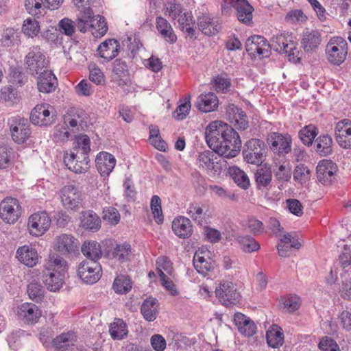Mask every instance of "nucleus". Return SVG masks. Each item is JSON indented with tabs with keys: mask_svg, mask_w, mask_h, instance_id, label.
<instances>
[{
	"mask_svg": "<svg viewBox=\"0 0 351 351\" xmlns=\"http://www.w3.org/2000/svg\"><path fill=\"white\" fill-rule=\"evenodd\" d=\"M18 315L25 323L34 324L41 317V311L36 304L26 302L19 306Z\"/></svg>",
	"mask_w": 351,
	"mask_h": 351,
	"instance_id": "nucleus-19",
	"label": "nucleus"
},
{
	"mask_svg": "<svg viewBox=\"0 0 351 351\" xmlns=\"http://www.w3.org/2000/svg\"><path fill=\"white\" fill-rule=\"evenodd\" d=\"M10 75L11 82L16 86H21L27 80L26 75L19 68H11Z\"/></svg>",
	"mask_w": 351,
	"mask_h": 351,
	"instance_id": "nucleus-63",
	"label": "nucleus"
},
{
	"mask_svg": "<svg viewBox=\"0 0 351 351\" xmlns=\"http://www.w3.org/2000/svg\"><path fill=\"white\" fill-rule=\"evenodd\" d=\"M281 301L283 308L288 312H294L301 304L300 298L295 295L284 297Z\"/></svg>",
	"mask_w": 351,
	"mask_h": 351,
	"instance_id": "nucleus-56",
	"label": "nucleus"
},
{
	"mask_svg": "<svg viewBox=\"0 0 351 351\" xmlns=\"http://www.w3.org/2000/svg\"><path fill=\"white\" fill-rule=\"evenodd\" d=\"M237 241L241 249L245 252L251 253L260 249L259 243L252 237L239 236Z\"/></svg>",
	"mask_w": 351,
	"mask_h": 351,
	"instance_id": "nucleus-52",
	"label": "nucleus"
},
{
	"mask_svg": "<svg viewBox=\"0 0 351 351\" xmlns=\"http://www.w3.org/2000/svg\"><path fill=\"white\" fill-rule=\"evenodd\" d=\"M79 246V241L72 234H62L55 239V249L66 257L78 252Z\"/></svg>",
	"mask_w": 351,
	"mask_h": 351,
	"instance_id": "nucleus-10",
	"label": "nucleus"
},
{
	"mask_svg": "<svg viewBox=\"0 0 351 351\" xmlns=\"http://www.w3.org/2000/svg\"><path fill=\"white\" fill-rule=\"evenodd\" d=\"M49 104H43L36 105L30 114V121L34 125L47 126L55 121V116L51 114Z\"/></svg>",
	"mask_w": 351,
	"mask_h": 351,
	"instance_id": "nucleus-13",
	"label": "nucleus"
},
{
	"mask_svg": "<svg viewBox=\"0 0 351 351\" xmlns=\"http://www.w3.org/2000/svg\"><path fill=\"white\" fill-rule=\"evenodd\" d=\"M86 119V113L85 111L82 108L75 107L69 108L64 115V123L71 128L82 126Z\"/></svg>",
	"mask_w": 351,
	"mask_h": 351,
	"instance_id": "nucleus-32",
	"label": "nucleus"
},
{
	"mask_svg": "<svg viewBox=\"0 0 351 351\" xmlns=\"http://www.w3.org/2000/svg\"><path fill=\"white\" fill-rule=\"evenodd\" d=\"M19 42V35L16 30L11 27L3 29L0 39L1 46L8 47L18 45Z\"/></svg>",
	"mask_w": 351,
	"mask_h": 351,
	"instance_id": "nucleus-48",
	"label": "nucleus"
},
{
	"mask_svg": "<svg viewBox=\"0 0 351 351\" xmlns=\"http://www.w3.org/2000/svg\"><path fill=\"white\" fill-rule=\"evenodd\" d=\"M141 313L146 321H154L158 314V300L152 297L144 300L141 306Z\"/></svg>",
	"mask_w": 351,
	"mask_h": 351,
	"instance_id": "nucleus-34",
	"label": "nucleus"
},
{
	"mask_svg": "<svg viewBox=\"0 0 351 351\" xmlns=\"http://www.w3.org/2000/svg\"><path fill=\"white\" fill-rule=\"evenodd\" d=\"M267 343L269 346L276 348L280 347L284 342V334L280 328L273 325L266 332Z\"/></svg>",
	"mask_w": 351,
	"mask_h": 351,
	"instance_id": "nucleus-42",
	"label": "nucleus"
},
{
	"mask_svg": "<svg viewBox=\"0 0 351 351\" xmlns=\"http://www.w3.org/2000/svg\"><path fill=\"white\" fill-rule=\"evenodd\" d=\"M336 168L337 166L332 161L330 160H321L316 169L317 178L319 182L325 185L331 184L335 178Z\"/></svg>",
	"mask_w": 351,
	"mask_h": 351,
	"instance_id": "nucleus-18",
	"label": "nucleus"
},
{
	"mask_svg": "<svg viewBox=\"0 0 351 351\" xmlns=\"http://www.w3.org/2000/svg\"><path fill=\"white\" fill-rule=\"evenodd\" d=\"M109 332L113 339H122L128 335L126 324L121 319H115L110 326Z\"/></svg>",
	"mask_w": 351,
	"mask_h": 351,
	"instance_id": "nucleus-46",
	"label": "nucleus"
},
{
	"mask_svg": "<svg viewBox=\"0 0 351 351\" xmlns=\"http://www.w3.org/2000/svg\"><path fill=\"white\" fill-rule=\"evenodd\" d=\"M214 156V153L209 150L199 153L197 158V165L199 167L208 171L213 165Z\"/></svg>",
	"mask_w": 351,
	"mask_h": 351,
	"instance_id": "nucleus-57",
	"label": "nucleus"
},
{
	"mask_svg": "<svg viewBox=\"0 0 351 351\" xmlns=\"http://www.w3.org/2000/svg\"><path fill=\"white\" fill-rule=\"evenodd\" d=\"M78 277L85 283L93 285L101 276V267L97 261H84L79 265Z\"/></svg>",
	"mask_w": 351,
	"mask_h": 351,
	"instance_id": "nucleus-9",
	"label": "nucleus"
},
{
	"mask_svg": "<svg viewBox=\"0 0 351 351\" xmlns=\"http://www.w3.org/2000/svg\"><path fill=\"white\" fill-rule=\"evenodd\" d=\"M10 132L15 143L17 144L25 143L31 135L28 121L21 118L13 120L10 126Z\"/></svg>",
	"mask_w": 351,
	"mask_h": 351,
	"instance_id": "nucleus-15",
	"label": "nucleus"
},
{
	"mask_svg": "<svg viewBox=\"0 0 351 351\" xmlns=\"http://www.w3.org/2000/svg\"><path fill=\"white\" fill-rule=\"evenodd\" d=\"M178 23L179 28L183 32L187 34L191 38L195 36V20L191 12H184L176 20Z\"/></svg>",
	"mask_w": 351,
	"mask_h": 351,
	"instance_id": "nucleus-40",
	"label": "nucleus"
},
{
	"mask_svg": "<svg viewBox=\"0 0 351 351\" xmlns=\"http://www.w3.org/2000/svg\"><path fill=\"white\" fill-rule=\"evenodd\" d=\"M209 252L202 249L197 250L193 256V265L197 271L204 276L215 268V262L208 256Z\"/></svg>",
	"mask_w": 351,
	"mask_h": 351,
	"instance_id": "nucleus-16",
	"label": "nucleus"
},
{
	"mask_svg": "<svg viewBox=\"0 0 351 351\" xmlns=\"http://www.w3.org/2000/svg\"><path fill=\"white\" fill-rule=\"evenodd\" d=\"M39 74L37 82L38 90L43 93L53 92L58 86V80L52 71L43 70Z\"/></svg>",
	"mask_w": 351,
	"mask_h": 351,
	"instance_id": "nucleus-24",
	"label": "nucleus"
},
{
	"mask_svg": "<svg viewBox=\"0 0 351 351\" xmlns=\"http://www.w3.org/2000/svg\"><path fill=\"white\" fill-rule=\"evenodd\" d=\"M347 43L341 37L330 39L326 46V53L328 61L336 65L343 63L347 55Z\"/></svg>",
	"mask_w": 351,
	"mask_h": 351,
	"instance_id": "nucleus-6",
	"label": "nucleus"
},
{
	"mask_svg": "<svg viewBox=\"0 0 351 351\" xmlns=\"http://www.w3.org/2000/svg\"><path fill=\"white\" fill-rule=\"evenodd\" d=\"M156 25L158 32L167 42L170 44H173L176 42L177 36L171 24L166 19L162 16H157L156 19Z\"/></svg>",
	"mask_w": 351,
	"mask_h": 351,
	"instance_id": "nucleus-33",
	"label": "nucleus"
},
{
	"mask_svg": "<svg viewBox=\"0 0 351 351\" xmlns=\"http://www.w3.org/2000/svg\"><path fill=\"white\" fill-rule=\"evenodd\" d=\"M205 138L208 147L223 158H234L241 151L240 136L232 126L221 121L208 124L205 130Z\"/></svg>",
	"mask_w": 351,
	"mask_h": 351,
	"instance_id": "nucleus-1",
	"label": "nucleus"
},
{
	"mask_svg": "<svg viewBox=\"0 0 351 351\" xmlns=\"http://www.w3.org/2000/svg\"><path fill=\"white\" fill-rule=\"evenodd\" d=\"M51 219L46 212L36 213L28 219V230L32 235H43L50 227Z\"/></svg>",
	"mask_w": 351,
	"mask_h": 351,
	"instance_id": "nucleus-11",
	"label": "nucleus"
},
{
	"mask_svg": "<svg viewBox=\"0 0 351 351\" xmlns=\"http://www.w3.org/2000/svg\"><path fill=\"white\" fill-rule=\"evenodd\" d=\"M131 250V245L129 243L117 244L106 253V256L116 259L120 263H125L130 260Z\"/></svg>",
	"mask_w": 351,
	"mask_h": 351,
	"instance_id": "nucleus-35",
	"label": "nucleus"
},
{
	"mask_svg": "<svg viewBox=\"0 0 351 351\" xmlns=\"http://www.w3.org/2000/svg\"><path fill=\"white\" fill-rule=\"evenodd\" d=\"M281 52L288 56L289 61L296 63L300 60V58L299 57L300 52L297 48V43L291 39V37H290L287 40V42L285 43Z\"/></svg>",
	"mask_w": 351,
	"mask_h": 351,
	"instance_id": "nucleus-49",
	"label": "nucleus"
},
{
	"mask_svg": "<svg viewBox=\"0 0 351 351\" xmlns=\"http://www.w3.org/2000/svg\"><path fill=\"white\" fill-rule=\"evenodd\" d=\"M132 287L131 279L125 275L118 276L114 280L112 287L116 293L125 294Z\"/></svg>",
	"mask_w": 351,
	"mask_h": 351,
	"instance_id": "nucleus-47",
	"label": "nucleus"
},
{
	"mask_svg": "<svg viewBox=\"0 0 351 351\" xmlns=\"http://www.w3.org/2000/svg\"><path fill=\"white\" fill-rule=\"evenodd\" d=\"M119 49V41L115 39H107L99 45L97 52L105 62H109L118 55Z\"/></svg>",
	"mask_w": 351,
	"mask_h": 351,
	"instance_id": "nucleus-23",
	"label": "nucleus"
},
{
	"mask_svg": "<svg viewBox=\"0 0 351 351\" xmlns=\"http://www.w3.org/2000/svg\"><path fill=\"white\" fill-rule=\"evenodd\" d=\"M60 198L63 206L67 210L77 211L82 206V193L78 187L73 184H67L62 188Z\"/></svg>",
	"mask_w": 351,
	"mask_h": 351,
	"instance_id": "nucleus-5",
	"label": "nucleus"
},
{
	"mask_svg": "<svg viewBox=\"0 0 351 351\" xmlns=\"http://www.w3.org/2000/svg\"><path fill=\"white\" fill-rule=\"evenodd\" d=\"M18 260L25 265L32 267L38 262L37 250L31 245H23L18 248L16 251Z\"/></svg>",
	"mask_w": 351,
	"mask_h": 351,
	"instance_id": "nucleus-26",
	"label": "nucleus"
},
{
	"mask_svg": "<svg viewBox=\"0 0 351 351\" xmlns=\"http://www.w3.org/2000/svg\"><path fill=\"white\" fill-rule=\"evenodd\" d=\"M81 250L82 254L88 258L87 261L98 262V260L103 255L100 244L95 241H84L82 245Z\"/></svg>",
	"mask_w": 351,
	"mask_h": 351,
	"instance_id": "nucleus-37",
	"label": "nucleus"
},
{
	"mask_svg": "<svg viewBox=\"0 0 351 351\" xmlns=\"http://www.w3.org/2000/svg\"><path fill=\"white\" fill-rule=\"evenodd\" d=\"M267 143L270 149L278 155L287 154L291 152V138L289 135H283L274 132L269 135Z\"/></svg>",
	"mask_w": 351,
	"mask_h": 351,
	"instance_id": "nucleus-12",
	"label": "nucleus"
},
{
	"mask_svg": "<svg viewBox=\"0 0 351 351\" xmlns=\"http://www.w3.org/2000/svg\"><path fill=\"white\" fill-rule=\"evenodd\" d=\"M95 28H92V34L95 37H101L105 35L108 31V25L104 16H95Z\"/></svg>",
	"mask_w": 351,
	"mask_h": 351,
	"instance_id": "nucleus-59",
	"label": "nucleus"
},
{
	"mask_svg": "<svg viewBox=\"0 0 351 351\" xmlns=\"http://www.w3.org/2000/svg\"><path fill=\"white\" fill-rule=\"evenodd\" d=\"M80 226L89 231L97 232L101 228L100 217L93 210L82 211L80 215Z\"/></svg>",
	"mask_w": 351,
	"mask_h": 351,
	"instance_id": "nucleus-30",
	"label": "nucleus"
},
{
	"mask_svg": "<svg viewBox=\"0 0 351 351\" xmlns=\"http://www.w3.org/2000/svg\"><path fill=\"white\" fill-rule=\"evenodd\" d=\"M23 31L29 37L34 38L40 32L38 22L34 19H27L23 23Z\"/></svg>",
	"mask_w": 351,
	"mask_h": 351,
	"instance_id": "nucleus-54",
	"label": "nucleus"
},
{
	"mask_svg": "<svg viewBox=\"0 0 351 351\" xmlns=\"http://www.w3.org/2000/svg\"><path fill=\"white\" fill-rule=\"evenodd\" d=\"M332 140L329 135H321L315 142V149L322 156H326L332 152Z\"/></svg>",
	"mask_w": 351,
	"mask_h": 351,
	"instance_id": "nucleus-41",
	"label": "nucleus"
},
{
	"mask_svg": "<svg viewBox=\"0 0 351 351\" xmlns=\"http://www.w3.org/2000/svg\"><path fill=\"white\" fill-rule=\"evenodd\" d=\"M186 213L198 224H202L204 221V211L199 204L196 202L190 204Z\"/></svg>",
	"mask_w": 351,
	"mask_h": 351,
	"instance_id": "nucleus-55",
	"label": "nucleus"
},
{
	"mask_svg": "<svg viewBox=\"0 0 351 351\" xmlns=\"http://www.w3.org/2000/svg\"><path fill=\"white\" fill-rule=\"evenodd\" d=\"M254 178L258 189L266 187L271 182L272 173L269 168H261L255 172Z\"/></svg>",
	"mask_w": 351,
	"mask_h": 351,
	"instance_id": "nucleus-51",
	"label": "nucleus"
},
{
	"mask_svg": "<svg viewBox=\"0 0 351 351\" xmlns=\"http://www.w3.org/2000/svg\"><path fill=\"white\" fill-rule=\"evenodd\" d=\"M116 165V160L113 155L106 152H101L97 155L95 165L101 176H108Z\"/></svg>",
	"mask_w": 351,
	"mask_h": 351,
	"instance_id": "nucleus-21",
	"label": "nucleus"
},
{
	"mask_svg": "<svg viewBox=\"0 0 351 351\" xmlns=\"http://www.w3.org/2000/svg\"><path fill=\"white\" fill-rule=\"evenodd\" d=\"M81 12L83 13V16L77 19L76 21L77 28L82 32L92 31V28H95V19L93 10H91V14L86 13V10H81Z\"/></svg>",
	"mask_w": 351,
	"mask_h": 351,
	"instance_id": "nucleus-44",
	"label": "nucleus"
},
{
	"mask_svg": "<svg viewBox=\"0 0 351 351\" xmlns=\"http://www.w3.org/2000/svg\"><path fill=\"white\" fill-rule=\"evenodd\" d=\"M234 124L239 130H245L248 128V120L245 112L241 108H232Z\"/></svg>",
	"mask_w": 351,
	"mask_h": 351,
	"instance_id": "nucleus-53",
	"label": "nucleus"
},
{
	"mask_svg": "<svg viewBox=\"0 0 351 351\" xmlns=\"http://www.w3.org/2000/svg\"><path fill=\"white\" fill-rule=\"evenodd\" d=\"M216 297L225 306L236 304L239 302L241 295L232 282L221 281L215 289Z\"/></svg>",
	"mask_w": 351,
	"mask_h": 351,
	"instance_id": "nucleus-7",
	"label": "nucleus"
},
{
	"mask_svg": "<svg viewBox=\"0 0 351 351\" xmlns=\"http://www.w3.org/2000/svg\"><path fill=\"white\" fill-rule=\"evenodd\" d=\"M90 141L87 135L78 136L75 142V146L73 147L70 154L77 152L75 160H81L83 158L89 157L90 152Z\"/></svg>",
	"mask_w": 351,
	"mask_h": 351,
	"instance_id": "nucleus-36",
	"label": "nucleus"
},
{
	"mask_svg": "<svg viewBox=\"0 0 351 351\" xmlns=\"http://www.w3.org/2000/svg\"><path fill=\"white\" fill-rule=\"evenodd\" d=\"M112 80L119 86L126 85L129 82V71L128 65L125 61L117 59L113 63L112 73Z\"/></svg>",
	"mask_w": 351,
	"mask_h": 351,
	"instance_id": "nucleus-28",
	"label": "nucleus"
},
{
	"mask_svg": "<svg viewBox=\"0 0 351 351\" xmlns=\"http://www.w3.org/2000/svg\"><path fill=\"white\" fill-rule=\"evenodd\" d=\"M196 106L204 112L213 111L218 107L217 97L213 93L202 94L197 99Z\"/></svg>",
	"mask_w": 351,
	"mask_h": 351,
	"instance_id": "nucleus-39",
	"label": "nucleus"
},
{
	"mask_svg": "<svg viewBox=\"0 0 351 351\" xmlns=\"http://www.w3.org/2000/svg\"><path fill=\"white\" fill-rule=\"evenodd\" d=\"M77 339L76 333L70 330L56 336L52 341V345L58 351H65L67 346L74 345V343L77 341Z\"/></svg>",
	"mask_w": 351,
	"mask_h": 351,
	"instance_id": "nucleus-38",
	"label": "nucleus"
},
{
	"mask_svg": "<svg viewBox=\"0 0 351 351\" xmlns=\"http://www.w3.org/2000/svg\"><path fill=\"white\" fill-rule=\"evenodd\" d=\"M77 152L64 156V162L68 169L75 173H84L89 169V157L83 158L81 160H75Z\"/></svg>",
	"mask_w": 351,
	"mask_h": 351,
	"instance_id": "nucleus-27",
	"label": "nucleus"
},
{
	"mask_svg": "<svg viewBox=\"0 0 351 351\" xmlns=\"http://www.w3.org/2000/svg\"><path fill=\"white\" fill-rule=\"evenodd\" d=\"M335 138L341 147L351 148V121L345 119L337 123Z\"/></svg>",
	"mask_w": 351,
	"mask_h": 351,
	"instance_id": "nucleus-20",
	"label": "nucleus"
},
{
	"mask_svg": "<svg viewBox=\"0 0 351 351\" xmlns=\"http://www.w3.org/2000/svg\"><path fill=\"white\" fill-rule=\"evenodd\" d=\"M322 40L320 32L317 29L306 28L302 34L301 47L305 52L311 53L318 48Z\"/></svg>",
	"mask_w": 351,
	"mask_h": 351,
	"instance_id": "nucleus-17",
	"label": "nucleus"
},
{
	"mask_svg": "<svg viewBox=\"0 0 351 351\" xmlns=\"http://www.w3.org/2000/svg\"><path fill=\"white\" fill-rule=\"evenodd\" d=\"M183 10L182 5L174 1L169 2L167 4L165 14L168 15L170 19L176 21L184 12Z\"/></svg>",
	"mask_w": 351,
	"mask_h": 351,
	"instance_id": "nucleus-58",
	"label": "nucleus"
},
{
	"mask_svg": "<svg viewBox=\"0 0 351 351\" xmlns=\"http://www.w3.org/2000/svg\"><path fill=\"white\" fill-rule=\"evenodd\" d=\"M70 133L64 125H57L52 135L53 141L56 143H62L68 141Z\"/></svg>",
	"mask_w": 351,
	"mask_h": 351,
	"instance_id": "nucleus-62",
	"label": "nucleus"
},
{
	"mask_svg": "<svg viewBox=\"0 0 351 351\" xmlns=\"http://www.w3.org/2000/svg\"><path fill=\"white\" fill-rule=\"evenodd\" d=\"M21 215V206L16 198L8 197L0 203V217L9 224L15 223Z\"/></svg>",
	"mask_w": 351,
	"mask_h": 351,
	"instance_id": "nucleus-4",
	"label": "nucleus"
},
{
	"mask_svg": "<svg viewBox=\"0 0 351 351\" xmlns=\"http://www.w3.org/2000/svg\"><path fill=\"white\" fill-rule=\"evenodd\" d=\"M25 9L32 15H43L45 10L40 0H25Z\"/></svg>",
	"mask_w": 351,
	"mask_h": 351,
	"instance_id": "nucleus-61",
	"label": "nucleus"
},
{
	"mask_svg": "<svg viewBox=\"0 0 351 351\" xmlns=\"http://www.w3.org/2000/svg\"><path fill=\"white\" fill-rule=\"evenodd\" d=\"M245 47L246 51L252 56L257 54L267 57L269 53V45L262 36L254 35L249 37L245 41Z\"/></svg>",
	"mask_w": 351,
	"mask_h": 351,
	"instance_id": "nucleus-14",
	"label": "nucleus"
},
{
	"mask_svg": "<svg viewBox=\"0 0 351 351\" xmlns=\"http://www.w3.org/2000/svg\"><path fill=\"white\" fill-rule=\"evenodd\" d=\"M172 230L176 236L182 239L189 238L191 236L193 232L190 219L183 216L178 217L173 219Z\"/></svg>",
	"mask_w": 351,
	"mask_h": 351,
	"instance_id": "nucleus-29",
	"label": "nucleus"
},
{
	"mask_svg": "<svg viewBox=\"0 0 351 351\" xmlns=\"http://www.w3.org/2000/svg\"><path fill=\"white\" fill-rule=\"evenodd\" d=\"M228 172L234 182L241 189H247L250 185V181L247 175L240 168L233 166L229 167Z\"/></svg>",
	"mask_w": 351,
	"mask_h": 351,
	"instance_id": "nucleus-43",
	"label": "nucleus"
},
{
	"mask_svg": "<svg viewBox=\"0 0 351 351\" xmlns=\"http://www.w3.org/2000/svg\"><path fill=\"white\" fill-rule=\"evenodd\" d=\"M318 134V129L313 125H308L302 128L298 136L302 142L307 146L312 145L313 141Z\"/></svg>",
	"mask_w": 351,
	"mask_h": 351,
	"instance_id": "nucleus-45",
	"label": "nucleus"
},
{
	"mask_svg": "<svg viewBox=\"0 0 351 351\" xmlns=\"http://www.w3.org/2000/svg\"><path fill=\"white\" fill-rule=\"evenodd\" d=\"M66 270L67 263L62 257H51L42 271V280L47 288L51 291L59 290L63 285Z\"/></svg>",
	"mask_w": 351,
	"mask_h": 351,
	"instance_id": "nucleus-2",
	"label": "nucleus"
},
{
	"mask_svg": "<svg viewBox=\"0 0 351 351\" xmlns=\"http://www.w3.org/2000/svg\"><path fill=\"white\" fill-rule=\"evenodd\" d=\"M25 63L27 70L32 75L43 72L47 65L45 56L38 46L30 49L25 56Z\"/></svg>",
	"mask_w": 351,
	"mask_h": 351,
	"instance_id": "nucleus-8",
	"label": "nucleus"
},
{
	"mask_svg": "<svg viewBox=\"0 0 351 351\" xmlns=\"http://www.w3.org/2000/svg\"><path fill=\"white\" fill-rule=\"evenodd\" d=\"M197 25L199 29L207 36L215 35L220 29L217 22L207 13H202L197 16Z\"/></svg>",
	"mask_w": 351,
	"mask_h": 351,
	"instance_id": "nucleus-25",
	"label": "nucleus"
},
{
	"mask_svg": "<svg viewBox=\"0 0 351 351\" xmlns=\"http://www.w3.org/2000/svg\"><path fill=\"white\" fill-rule=\"evenodd\" d=\"M238 20L246 25H249L252 20L253 7L247 0H236L234 3Z\"/></svg>",
	"mask_w": 351,
	"mask_h": 351,
	"instance_id": "nucleus-31",
	"label": "nucleus"
},
{
	"mask_svg": "<svg viewBox=\"0 0 351 351\" xmlns=\"http://www.w3.org/2000/svg\"><path fill=\"white\" fill-rule=\"evenodd\" d=\"M151 209L154 215V217L158 223L163 222L164 218L162 213L161 200L159 196L154 195L151 199Z\"/></svg>",
	"mask_w": 351,
	"mask_h": 351,
	"instance_id": "nucleus-60",
	"label": "nucleus"
},
{
	"mask_svg": "<svg viewBox=\"0 0 351 351\" xmlns=\"http://www.w3.org/2000/svg\"><path fill=\"white\" fill-rule=\"evenodd\" d=\"M27 292L29 298L36 302H41L44 298L45 289L39 282L35 280L28 285Z\"/></svg>",
	"mask_w": 351,
	"mask_h": 351,
	"instance_id": "nucleus-50",
	"label": "nucleus"
},
{
	"mask_svg": "<svg viewBox=\"0 0 351 351\" xmlns=\"http://www.w3.org/2000/svg\"><path fill=\"white\" fill-rule=\"evenodd\" d=\"M0 98L5 102L12 104L16 103L18 100L16 91L11 86H4L1 89Z\"/></svg>",
	"mask_w": 351,
	"mask_h": 351,
	"instance_id": "nucleus-64",
	"label": "nucleus"
},
{
	"mask_svg": "<svg viewBox=\"0 0 351 351\" xmlns=\"http://www.w3.org/2000/svg\"><path fill=\"white\" fill-rule=\"evenodd\" d=\"M267 147L265 142L258 138L248 140L243 146V156L249 164L260 165L265 160Z\"/></svg>",
	"mask_w": 351,
	"mask_h": 351,
	"instance_id": "nucleus-3",
	"label": "nucleus"
},
{
	"mask_svg": "<svg viewBox=\"0 0 351 351\" xmlns=\"http://www.w3.org/2000/svg\"><path fill=\"white\" fill-rule=\"evenodd\" d=\"M234 322L239 332L246 337H252L256 332L254 322L245 315L237 313L234 315Z\"/></svg>",
	"mask_w": 351,
	"mask_h": 351,
	"instance_id": "nucleus-22",
	"label": "nucleus"
}]
</instances>
